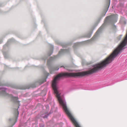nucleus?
Segmentation results:
<instances>
[{"mask_svg": "<svg viewBox=\"0 0 127 127\" xmlns=\"http://www.w3.org/2000/svg\"><path fill=\"white\" fill-rule=\"evenodd\" d=\"M109 6H109L108 7V5H107V6L106 7V8L105 9V11L106 12H105V14L104 15V16L105 15V14H106V12H107V11L108 10Z\"/></svg>", "mask_w": 127, "mask_h": 127, "instance_id": "obj_11", "label": "nucleus"}, {"mask_svg": "<svg viewBox=\"0 0 127 127\" xmlns=\"http://www.w3.org/2000/svg\"><path fill=\"white\" fill-rule=\"evenodd\" d=\"M88 41H89V42H91V40H88Z\"/></svg>", "mask_w": 127, "mask_h": 127, "instance_id": "obj_17", "label": "nucleus"}, {"mask_svg": "<svg viewBox=\"0 0 127 127\" xmlns=\"http://www.w3.org/2000/svg\"><path fill=\"white\" fill-rule=\"evenodd\" d=\"M61 68H62V67H63L64 68V69H65V67H64V66H61V67H60Z\"/></svg>", "mask_w": 127, "mask_h": 127, "instance_id": "obj_16", "label": "nucleus"}, {"mask_svg": "<svg viewBox=\"0 0 127 127\" xmlns=\"http://www.w3.org/2000/svg\"><path fill=\"white\" fill-rule=\"evenodd\" d=\"M70 51V49H61L58 55L54 56L53 57H51L50 59L48 60L47 64L51 74L54 73L55 70H58L59 69L58 66L57 65L53 66L51 65L50 64L51 61L58 58L59 57L61 56L65 53H69Z\"/></svg>", "mask_w": 127, "mask_h": 127, "instance_id": "obj_3", "label": "nucleus"}, {"mask_svg": "<svg viewBox=\"0 0 127 127\" xmlns=\"http://www.w3.org/2000/svg\"><path fill=\"white\" fill-rule=\"evenodd\" d=\"M2 37H1L0 39V44L2 42Z\"/></svg>", "mask_w": 127, "mask_h": 127, "instance_id": "obj_15", "label": "nucleus"}, {"mask_svg": "<svg viewBox=\"0 0 127 127\" xmlns=\"http://www.w3.org/2000/svg\"><path fill=\"white\" fill-rule=\"evenodd\" d=\"M14 39L13 38H12L10 39H9L7 42V43L6 44V46H7L8 44H9L10 43L13 42Z\"/></svg>", "mask_w": 127, "mask_h": 127, "instance_id": "obj_7", "label": "nucleus"}, {"mask_svg": "<svg viewBox=\"0 0 127 127\" xmlns=\"http://www.w3.org/2000/svg\"><path fill=\"white\" fill-rule=\"evenodd\" d=\"M43 127V126H42L41 127Z\"/></svg>", "mask_w": 127, "mask_h": 127, "instance_id": "obj_18", "label": "nucleus"}, {"mask_svg": "<svg viewBox=\"0 0 127 127\" xmlns=\"http://www.w3.org/2000/svg\"><path fill=\"white\" fill-rule=\"evenodd\" d=\"M44 95H46L45 93H44Z\"/></svg>", "mask_w": 127, "mask_h": 127, "instance_id": "obj_21", "label": "nucleus"}, {"mask_svg": "<svg viewBox=\"0 0 127 127\" xmlns=\"http://www.w3.org/2000/svg\"><path fill=\"white\" fill-rule=\"evenodd\" d=\"M43 115H41V117H43L44 118H47L49 116V114L45 115L44 116H43Z\"/></svg>", "mask_w": 127, "mask_h": 127, "instance_id": "obj_10", "label": "nucleus"}, {"mask_svg": "<svg viewBox=\"0 0 127 127\" xmlns=\"http://www.w3.org/2000/svg\"><path fill=\"white\" fill-rule=\"evenodd\" d=\"M83 42H78L75 43L74 44V46H73V48L75 49L77 47L80 46L81 45L83 44Z\"/></svg>", "mask_w": 127, "mask_h": 127, "instance_id": "obj_6", "label": "nucleus"}, {"mask_svg": "<svg viewBox=\"0 0 127 127\" xmlns=\"http://www.w3.org/2000/svg\"><path fill=\"white\" fill-rule=\"evenodd\" d=\"M3 54L5 58H7V57L6 54L5 53H3Z\"/></svg>", "mask_w": 127, "mask_h": 127, "instance_id": "obj_13", "label": "nucleus"}, {"mask_svg": "<svg viewBox=\"0 0 127 127\" xmlns=\"http://www.w3.org/2000/svg\"><path fill=\"white\" fill-rule=\"evenodd\" d=\"M117 15L113 14L108 16L105 18L104 23L102 25L96 32L94 36L91 38L92 41L97 39L101 33L104 27L107 25H111L112 29L115 30L116 27L114 25V23L117 21Z\"/></svg>", "mask_w": 127, "mask_h": 127, "instance_id": "obj_1", "label": "nucleus"}, {"mask_svg": "<svg viewBox=\"0 0 127 127\" xmlns=\"http://www.w3.org/2000/svg\"><path fill=\"white\" fill-rule=\"evenodd\" d=\"M122 36V35H121L118 36V37L117 38V39H118V40H119L121 39Z\"/></svg>", "mask_w": 127, "mask_h": 127, "instance_id": "obj_12", "label": "nucleus"}, {"mask_svg": "<svg viewBox=\"0 0 127 127\" xmlns=\"http://www.w3.org/2000/svg\"><path fill=\"white\" fill-rule=\"evenodd\" d=\"M55 42L56 43H57L58 44H60L61 45H62L63 47H64V46L58 40H55Z\"/></svg>", "mask_w": 127, "mask_h": 127, "instance_id": "obj_8", "label": "nucleus"}, {"mask_svg": "<svg viewBox=\"0 0 127 127\" xmlns=\"http://www.w3.org/2000/svg\"><path fill=\"white\" fill-rule=\"evenodd\" d=\"M47 56H45L43 58H42V59L44 60H46V59L47 58Z\"/></svg>", "mask_w": 127, "mask_h": 127, "instance_id": "obj_14", "label": "nucleus"}, {"mask_svg": "<svg viewBox=\"0 0 127 127\" xmlns=\"http://www.w3.org/2000/svg\"><path fill=\"white\" fill-rule=\"evenodd\" d=\"M53 45H51L50 50L47 53V55L48 57H49L51 56L52 54L53 53Z\"/></svg>", "mask_w": 127, "mask_h": 127, "instance_id": "obj_5", "label": "nucleus"}, {"mask_svg": "<svg viewBox=\"0 0 127 127\" xmlns=\"http://www.w3.org/2000/svg\"><path fill=\"white\" fill-rule=\"evenodd\" d=\"M50 74L46 72H45V75L37 80L35 83L29 85H21L15 86L16 89L25 90L29 89L30 87L34 88L43 84L46 81V80Z\"/></svg>", "mask_w": 127, "mask_h": 127, "instance_id": "obj_2", "label": "nucleus"}, {"mask_svg": "<svg viewBox=\"0 0 127 127\" xmlns=\"http://www.w3.org/2000/svg\"><path fill=\"white\" fill-rule=\"evenodd\" d=\"M94 29V27H93L89 31L88 33L86 34L83 35L81 36V37H88L90 38L91 36L93 33V31Z\"/></svg>", "mask_w": 127, "mask_h": 127, "instance_id": "obj_4", "label": "nucleus"}, {"mask_svg": "<svg viewBox=\"0 0 127 127\" xmlns=\"http://www.w3.org/2000/svg\"><path fill=\"white\" fill-rule=\"evenodd\" d=\"M46 90V89H44V90Z\"/></svg>", "mask_w": 127, "mask_h": 127, "instance_id": "obj_19", "label": "nucleus"}, {"mask_svg": "<svg viewBox=\"0 0 127 127\" xmlns=\"http://www.w3.org/2000/svg\"><path fill=\"white\" fill-rule=\"evenodd\" d=\"M121 20L122 22H123L124 24H126V19L124 18H122Z\"/></svg>", "mask_w": 127, "mask_h": 127, "instance_id": "obj_9", "label": "nucleus"}, {"mask_svg": "<svg viewBox=\"0 0 127 127\" xmlns=\"http://www.w3.org/2000/svg\"><path fill=\"white\" fill-rule=\"evenodd\" d=\"M100 20V19H99V20H99V21Z\"/></svg>", "mask_w": 127, "mask_h": 127, "instance_id": "obj_20", "label": "nucleus"}]
</instances>
